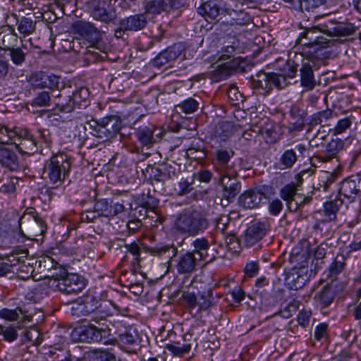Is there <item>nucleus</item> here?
<instances>
[{"label": "nucleus", "instance_id": "45", "mask_svg": "<svg viewBox=\"0 0 361 361\" xmlns=\"http://www.w3.org/2000/svg\"><path fill=\"white\" fill-rule=\"evenodd\" d=\"M101 125L104 126L107 131V136L113 138L120 131L121 122L120 119L114 116L105 117L101 119Z\"/></svg>", "mask_w": 361, "mask_h": 361}, {"label": "nucleus", "instance_id": "11", "mask_svg": "<svg viewBox=\"0 0 361 361\" xmlns=\"http://www.w3.org/2000/svg\"><path fill=\"white\" fill-rule=\"evenodd\" d=\"M108 326L97 327L93 324L80 326L75 329L72 333L73 336H77L80 342L100 343L106 340L109 335Z\"/></svg>", "mask_w": 361, "mask_h": 361}, {"label": "nucleus", "instance_id": "56", "mask_svg": "<svg viewBox=\"0 0 361 361\" xmlns=\"http://www.w3.org/2000/svg\"><path fill=\"white\" fill-rule=\"evenodd\" d=\"M183 305L190 314L197 309L198 299L195 293L189 291H183L181 295Z\"/></svg>", "mask_w": 361, "mask_h": 361}, {"label": "nucleus", "instance_id": "18", "mask_svg": "<svg viewBox=\"0 0 361 361\" xmlns=\"http://www.w3.org/2000/svg\"><path fill=\"white\" fill-rule=\"evenodd\" d=\"M185 46L183 42L174 43L161 51L152 60L151 64L154 67L161 68L168 63L176 61L185 51Z\"/></svg>", "mask_w": 361, "mask_h": 361}, {"label": "nucleus", "instance_id": "4", "mask_svg": "<svg viewBox=\"0 0 361 361\" xmlns=\"http://www.w3.org/2000/svg\"><path fill=\"white\" fill-rule=\"evenodd\" d=\"M71 162V157L63 152L53 154L44 165V173L48 179L47 183L51 186L47 188V192L51 189L59 188L69 176Z\"/></svg>", "mask_w": 361, "mask_h": 361}, {"label": "nucleus", "instance_id": "58", "mask_svg": "<svg viewBox=\"0 0 361 361\" xmlns=\"http://www.w3.org/2000/svg\"><path fill=\"white\" fill-rule=\"evenodd\" d=\"M51 101V97L50 93L48 91L43 90L36 94L30 104L32 106H47L50 104Z\"/></svg>", "mask_w": 361, "mask_h": 361}, {"label": "nucleus", "instance_id": "29", "mask_svg": "<svg viewBox=\"0 0 361 361\" xmlns=\"http://www.w3.org/2000/svg\"><path fill=\"white\" fill-rule=\"evenodd\" d=\"M197 259L194 252L187 251L178 256L176 269L180 274H190L196 269Z\"/></svg>", "mask_w": 361, "mask_h": 361}, {"label": "nucleus", "instance_id": "36", "mask_svg": "<svg viewBox=\"0 0 361 361\" xmlns=\"http://www.w3.org/2000/svg\"><path fill=\"white\" fill-rule=\"evenodd\" d=\"M18 37L11 26L0 27V49L8 51L17 45Z\"/></svg>", "mask_w": 361, "mask_h": 361}, {"label": "nucleus", "instance_id": "59", "mask_svg": "<svg viewBox=\"0 0 361 361\" xmlns=\"http://www.w3.org/2000/svg\"><path fill=\"white\" fill-rule=\"evenodd\" d=\"M333 116L332 110L326 109V110L317 112L311 116L310 124L317 126L327 121Z\"/></svg>", "mask_w": 361, "mask_h": 361}, {"label": "nucleus", "instance_id": "27", "mask_svg": "<svg viewBox=\"0 0 361 361\" xmlns=\"http://www.w3.org/2000/svg\"><path fill=\"white\" fill-rule=\"evenodd\" d=\"M71 86L59 88V95L53 94V103L54 104V111L61 113L70 114L73 111V104L71 103V98H68L69 93H71Z\"/></svg>", "mask_w": 361, "mask_h": 361}, {"label": "nucleus", "instance_id": "53", "mask_svg": "<svg viewBox=\"0 0 361 361\" xmlns=\"http://www.w3.org/2000/svg\"><path fill=\"white\" fill-rule=\"evenodd\" d=\"M199 103L194 98L189 97L175 106L177 112L185 114H192L198 109Z\"/></svg>", "mask_w": 361, "mask_h": 361}, {"label": "nucleus", "instance_id": "13", "mask_svg": "<svg viewBox=\"0 0 361 361\" xmlns=\"http://www.w3.org/2000/svg\"><path fill=\"white\" fill-rule=\"evenodd\" d=\"M111 0H99L90 5V16L95 20L109 25L114 23L117 14L116 9L110 6Z\"/></svg>", "mask_w": 361, "mask_h": 361}, {"label": "nucleus", "instance_id": "64", "mask_svg": "<svg viewBox=\"0 0 361 361\" xmlns=\"http://www.w3.org/2000/svg\"><path fill=\"white\" fill-rule=\"evenodd\" d=\"M166 348L172 353L173 355L180 357L190 350L191 345L186 343L181 346H178L174 344H167Z\"/></svg>", "mask_w": 361, "mask_h": 361}, {"label": "nucleus", "instance_id": "40", "mask_svg": "<svg viewBox=\"0 0 361 361\" xmlns=\"http://www.w3.org/2000/svg\"><path fill=\"white\" fill-rule=\"evenodd\" d=\"M343 202V199L341 197H336L334 200L326 202L323 205L324 221H334L336 219L337 212Z\"/></svg>", "mask_w": 361, "mask_h": 361}, {"label": "nucleus", "instance_id": "47", "mask_svg": "<svg viewBox=\"0 0 361 361\" xmlns=\"http://www.w3.org/2000/svg\"><path fill=\"white\" fill-rule=\"evenodd\" d=\"M192 245L194 250L193 251H190V252H194V255L197 254L200 259H205L207 257L210 245L206 238L202 237L196 238L192 241Z\"/></svg>", "mask_w": 361, "mask_h": 361}, {"label": "nucleus", "instance_id": "24", "mask_svg": "<svg viewBox=\"0 0 361 361\" xmlns=\"http://www.w3.org/2000/svg\"><path fill=\"white\" fill-rule=\"evenodd\" d=\"M94 209L97 216L110 218L123 212L124 206L119 202H109L107 199H101L96 202Z\"/></svg>", "mask_w": 361, "mask_h": 361}, {"label": "nucleus", "instance_id": "61", "mask_svg": "<svg viewBox=\"0 0 361 361\" xmlns=\"http://www.w3.org/2000/svg\"><path fill=\"white\" fill-rule=\"evenodd\" d=\"M227 96L233 106H238L240 103H243L244 101L243 94L236 86H230L228 88Z\"/></svg>", "mask_w": 361, "mask_h": 361}, {"label": "nucleus", "instance_id": "6", "mask_svg": "<svg viewBox=\"0 0 361 361\" xmlns=\"http://www.w3.org/2000/svg\"><path fill=\"white\" fill-rule=\"evenodd\" d=\"M17 235L22 238H33L44 235L47 225L33 207L27 208L18 220Z\"/></svg>", "mask_w": 361, "mask_h": 361}, {"label": "nucleus", "instance_id": "12", "mask_svg": "<svg viewBox=\"0 0 361 361\" xmlns=\"http://www.w3.org/2000/svg\"><path fill=\"white\" fill-rule=\"evenodd\" d=\"M197 11L209 23L218 22L219 16L225 13L231 16L230 8L226 7L222 0H208L202 4Z\"/></svg>", "mask_w": 361, "mask_h": 361}, {"label": "nucleus", "instance_id": "49", "mask_svg": "<svg viewBox=\"0 0 361 361\" xmlns=\"http://www.w3.org/2000/svg\"><path fill=\"white\" fill-rule=\"evenodd\" d=\"M18 30L24 37L31 35L36 30V22L30 17H22L17 21Z\"/></svg>", "mask_w": 361, "mask_h": 361}, {"label": "nucleus", "instance_id": "37", "mask_svg": "<svg viewBox=\"0 0 361 361\" xmlns=\"http://www.w3.org/2000/svg\"><path fill=\"white\" fill-rule=\"evenodd\" d=\"M143 9L145 16L153 21L156 16L166 12V4L165 0H146L143 3Z\"/></svg>", "mask_w": 361, "mask_h": 361}, {"label": "nucleus", "instance_id": "14", "mask_svg": "<svg viewBox=\"0 0 361 361\" xmlns=\"http://www.w3.org/2000/svg\"><path fill=\"white\" fill-rule=\"evenodd\" d=\"M217 183L222 187V196L228 201H231L240 192L241 189L240 182L238 180V170L235 174L224 173L218 174Z\"/></svg>", "mask_w": 361, "mask_h": 361}, {"label": "nucleus", "instance_id": "42", "mask_svg": "<svg viewBox=\"0 0 361 361\" xmlns=\"http://www.w3.org/2000/svg\"><path fill=\"white\" fill-rule=\"evenodd\" d=\"M216 302L213 295V289L209 288L206 290L201 292L200 298L198 300L197 309L196 310L195 314L202 312L207 311L212 307L214 306Z\"/></svg>", "mask_w": 361, "mask_h": 361}, {"label": "nucleus", "instance_id": "1", "mask_svg": "<svg viewBox=\"0 0 361 361\" xmlns=\"http://www.w3.org/2000/svg\"><path fill=\"white\" fill-rule=\"evenodd\" d=\"M356 27L349 23L337 22L328 20L315 26L305 27L296 40L297 44L302 46L301 52L307 58L313 60L324 56V49L333 44L331 39L324 37H348L352 35Z\"/></svg>", "mask_w": 361, "mask_h": 361}, {"label": "nucleus", "instance_id": "51", "mask_svg": "<svg viewBox=\"0 0 361 361\" xmlns=\"http://www.w3.org/2000/svg\"><path fill=\"white\" fill-rule=\"evenodd\" d=\"M168 99H169L168 94H157L156 92L152 91L146 94L144 101L146 102V106L150 109H154L157 106L160 104L159 103H166Z\"/></svg>", "mask_w": 361, "mask_h": 361}, {"label": "nucleus", "instance_id": "2", "mask_svg": "<svg viewBox=\"0 0 361 361\" xmlns=\"http://www.w3.org/2000/svg\"><path fill=\"white\" fill-rule=\"evenodd\" d=\"M124 247L126 251L131 254L133 257V267L134 269L140 267V262L142 261L141 252H145L149 253L151 256L165 259L170 264L172 259L178 254V248L173 244L159 243L155 246L149 247L140 240L137 239L130 243H125Z\"/></svg>", "mask_w": 361, "mask_h": 361}, {"label": "nucleus", "instance_id": "63", "mask_svg": "<svg viewBox=\"0 0 361 361\" xmlns=\"http://www.w3.org/2000/svg\"><path fill=\"white\" fill-rule=\"evenodd\" d=\"M20 314L25 316V312L19 307L15 310L4 308L0 310V317L11 321L17 320Z\"/></svg>", "mask_w": 361, "mask_h": 361}, {"label": "nucleus", "instance_id": "52", "mask_svg": "<svg viewBox=\"0 0 361 361\" xmlns=\"http://www.w3.org/2000/svg\"><path fill=\"white\" fill-rule=\"evenodd\" d=\"M0 190L4 192L11 193L16 191V186L18 183V178L11 176L9 174L3 172L1 176Z\"/></svg>", "mask_w": 361, "mask_h": 361}, {"label": "nucleus", "instance_id": "32", "mask_svg": "<svg viewBox=\"0 0 361 361\" xmlns=\"http://www.w3.org/2000/svg\"><path fill=\"white\" fill-rule=\"evenodd\" d=\"M296 150L303 155L307 148L303 144H298L295 146V149H286L279 158V164L281 166V169H288L293 167L298 160Z\"/></svg>", "mask_w": 361, "mask_h": 361}, {"label": "nucleus", "instance_id": "57", "mask_svg": "<svg viewBox=\"0 0 361 361\" xmlns=\"http://www.w3.org/2000/svg\"><path fill=\"white\" fill-rule=\"evenodd\" d=\"M234 68L235 67L231 64L230 61L219 64L215 71L213 78L216 80L226 79L232 73Z\"/></svg>", "mask_w": 361, "mask_h": 361}, {"label": "nucleus", "instance_id": "23", "mask_svg": "<svg viewBox=\"0 0 361 361\" xmlns=\"http://www.w3.org/2000/svg\"><path fill=\"white\" fill-rule=\"evenodd\" d=\"M15 134L20 139V142L17 144L20 153L33 154L37 151V142L33 135L27 130L16 128Z\"/></svg>", "mask_w": 361, "mask_h": 361}, {"label": "nucleus", "instance_id": "19", "mask_svg": "<svg viewBox=\"0 0 361 361\" xmlns=\"http://www.w3.org/2000/svg\"><path fill=\"white\" fill-rule=\"evenodd\" d=\"M289 115L292 121H289L286 127L288 132L295 134L305 128L307 111L301 104H293L289 109Z\"/></svg>", "mask_w": 361, "mask_h": 361}, {"label": "nucleus", "instance_id": "44", "mask_svg": "<svg viewBox=\"0 0 361 361\" xmlns=\"http://www.w3.org/2000/svg\"><path fill=\"white\" fill-rule=\"evenodd\" d=\"M334 0H299L298 11L302 13L315 12L321 6H326Z\"/></svg>", "mask_w": 361, "mask_h": 361}, {"label": "nucleus", "instance_id": "38", "mask_svg": "<svg viewBox=\"0 0 361 361\" xmlns=\"http://www.w3.org/2000/svg\"><path fill=\"white\" fill-rule=\"evenodd\" d=\"M89 96L88 89L84 87H80L76 88L74 91H71L68 98H71V103L73 104V110L75 107H87L89 105Z\"/></svg>", "mask_w": 361, "mask_h": 361}, {"label": "nucleus", "instance_id": "25", "mask_svg": "<svg viewBox=\"0 0 361 361\" xmlns=\"http://www.w3.org/2000/svg\"><path fill=\"white\" fill-rule=\"evenodd\" d=\"M118 344L121 348L127 352H131L140 345V339L137 329L129 326L126 331L120 334L118 338Z\"/></svg>", "mask_w": 361, "mask_h": 361}, {"label": "nucleus", "instance_id": "17", "mask_svg": "<svg viewBox=\"0 0 361 361\" xmlns=\"http://www.w3.org/2000/svg\"><path fill=\"white\" fill-rule=\"evenodd\" d=\"M185 46L183 42L174 43L161 51L152 60L151 64L154 67L161 68L168 63L176 61L185 51Z\"/></svg>", "mask_w": 361, "mask_h": 361}, {"label": "nucleus", "instance_id": "41", "mask_svg": "<svg viewBox=\"0 0 361 361\" xmlns=\"http://www.w3.org/2000/svg\"><path fill=\"white\" fill-rule=\"evenodd\" d=\"M239 41L235 37H228V41L225 46L222 48L219 61H225L230 59L235 54L240 53V47H239Z\"/></svg>", "mask_w": 361, "mask_h": 361}, {"label": "nucleus", "instance_id": "60", "mask_svg": "<svg viewBox=\"0 0 361 361\" xmlns=\"http://www.w3.org/2000/svg\"><path fill=\"white\" fill-rule=\"evenodd\" d=\"M259 133L265 139L266 142L269 143H276L279 139L278 133L272 125H271L270 127L266 126L261 128Z\"/></svg>", "mask_w": 361, "mask_h": 361}, {"label": "nucleus", "instance_id": "8", "mask_svg": "<svg viewBox=\"0 0 361 361\" xmlns=\"http://www.w3.org/2000/svg\"><path fill=\"white\" fill-rule=\"evenodd\" d=\"M274 195L275 189L273 186L259 185L242 193L238 197V204L245 209L257 208L262 203L263 198L267 200Z\"/></svg>", "mask_w": 361, "mask_h": 361}, {"label": "nucleus", "instance_id": "54", "mask_svg": "<svg viewBox=\"0 0 361 361\" xmlns=\"http://www.w3.org/2000/svg\"><path fill=\"white\" fill-rule=\"evenodd\" d=\"M298 190L294 183H290L285 185L279 190V196L283 200H284L286 202V205L288 207L290 204V202L293 201Z\"/></svg>", "mask_w": 361, "mask_h": 361}, {"label": "nucleus", "instance_id": "20", "mask_svg": "<svg viewBox=\"0 0 361 361\" xmlns=\"http://www.w3.org/2000/svg\"><path fill=\"white\" fill-rule=\"evenodd\" d=\"M73 28L76 33L92 45L98 44L102 37V32L91 22L79 20L75 23Z\"/></svg>", "mask_w": 361, "mask_h": 361}, {"label": "nucleus", "instance_id": "28", "mask_svg": "<svg viewBox=\"0 0 361 361\" xmlns=\"http://www.w3.org/2000/svg\"><path fill=\"white\" fill-rule=\"evenodd\" d=\"M300 85L304 91H311L316 85L317 82L314 78L312 66L309 61H302L301 67L299 69Z\"/></svg>", "mask_w": 361, "mask_h": 361}, {"label": "nucleus", "instance_id": "46", "mask_svg": "<svg viewBox=\"0 0 361 361\" xmlns=\"http://www.w3.org/2000/svg\"><path fill=\"white\" fill-rule=\"evenodd\" d=\"M345 266V259L343 255L337 256L328 269L327 277L331 281H336L338 276L342 273Z\"/></svg>", "mask_w": 361, "mask_h": 361}, {"label": "nucleus", "instance_id": "10", "mask_svg": "<svg viewBox=\"0 0 361 361\" xmlns=\"http://www.w3.org/2000/svg\"><path fill=\"white\" fill-rule=\"evenodd\" d=\"M59 290L65 294H77L85 286L82 278L76 274H69L64 268H59V272L56 274Z\"/></svg>", "mask_w": 361, "mask_h": 361}, {"label": "nucleus", "instance_id": "3", "mask_svg": "<svg viewBox=\"0 0 361 361\" xmlns=\"http://www.w3.org/2000/svg\"><path fill=\"white\" fill-rule=\"evenodd\" d=\"M209 226L205 214L197 209L183 210L177 215L173 227L176 232L187 236L203 233Z\"/></svg>", "mask_w": 361, "mask_h": 361}, {"label": "nucleus", "instance_id": "50", "mask_svg": "<svg viewBox=\"0 0 361 361\" xmlns=\"http://www.w3.org/2000/svg\"><path fill=\"white\" fill-rule=\"evenodd\" d=\"M148 200L143 203V208L145 210V216L147 218L151 219L154 223L159 221L160 216L157 212V207L159 200L156 198L151 197H148Z\"/></svg>", "mask_w": 361, "mask_h": 361}, {"label": "nucleus", "instance_id": "48", "mask_svg": "<svg viewBox=\"0 0 361 361\" xmlns=\"http://www.w3.org/2000/svg\"><path fill=\"white\" fill-rule=\"evenodd\" d=\"M234 126L232 122L222 121L218 123L214 129V135L221 140L225 141L233 131Z\"/></svg>", "mask_w": 361, "mask_h": 361}, {"label": "nucleus", "instance_id": "33", "mask_svg": "<svg viewBox=\"0 0 361 361\" xmlns=\"http://www.w3.org/2000/svg\"><path fill=\"white\" fill-rule=\"evenodd\" d=\"M344 142L341 139H332L326 145L325 153L317 156L322 162H329L336 159L338 161V154L343 149Z\"/></svg>", "mask_w": 361, "mask_h": 361}, {"label": "nucleus", "instance_id": "30", "mask_svg": "<svg viewBox=\"0 0 361 361\" xmlns=\"http://www.w3.org/2000/svg\"><path fill=\"white\" fill-rule=\"evenodd\" d=\"M125 27L130 32H137L145 29L148 18L143 13H135L121 19Z\"/></svg>", "mask_w": 361, "mask_h": 361}, {"label": "nucleus", "instance_id": "21", "mask_svg": "<svg viewBox=\"0 0 361 361\" xmlns=\"http://www.w3.org/2000/svg\"><path fill=\"white\" fill-rule=\"evenodd\" d=\"M336 295V286L332 283H326L316 292L314 300L319 310L326 313V310L329 309L334 304Z\"/></svg>", "mask_w": 361, "mask_h": 361}, {"label": "nucleus", "instance_id": "26", "mask_svg": "<svg viewBox=\"0 0 361 361\" xmlns=\"http://www.w3.org/2000/svg\"><path fill=\"white\" fill-rule=\"evenodd\" d=\"M147 171L151 179L162 183L177 177L179 173L175 166L170 164H164L161 167L151 166Z\"/></svg>", "mask_w": 361, "mask_h": 361}, {"label": "nucleus", "instance_id": "39", "mask_svg": "<svg viewBox=\"0 0 361 361\" xmlns=\"http://www.w3.org/2000/svg\"><path fill=\"white\" fill-rule=\"evenodd\" d=\"M305 56L302 52L299 54L295 53V59H291L289 58L283 67L281 69V73H279L280 75H283L284 78H294L298 72V68L299 66V61L302 63V56Z\"/></svg>", "mask_w": 361, "mask_h": 361}, {"label": "nucleus", "instance_id": "22", "mask_svg": "<svg viewBox=\"0 0 361 361\" xmlns=\"http://www.w3.org/2000/svg\"><path fill=\"white\" fill-rule=\"evenodd\" d=\"M267 232V225L264 222H255L245 231L244 244L246 247H252L259 242Z\"/></svg>", "mask_w": 361, "mask_h": 361}, {"label": "nucleus", "instance_id": "62", "mask_svg": "<svg viewBox=\"0 0 361 361\" xmlns=\"http://www.w3.org/2000/svg\"><path fill=\"white\" fill-rule=\"evenodd\" d=\"M230 10L231 14L233 13V14L235 16V17H232V20L235 24L239 25H245L249 24L252 21L251 16L244 11L240 10L237 11L231 8H230Z\"/></svg>", "mask_w": 361, "mask_h": 361}, {"label": "nucleus", "instance_id": "16", "mask_svg": "<svg viewBox=\"0 0 361 361\" xmlns=\"http://www.w3.org/2000/svg\"><path fill=\"white\" fill-rule=\"evenodd\" d=\"M233 150H226L219 149L215 151V158L213 161L214 169L218 173H228L230 175L235 174L237 169L234 162H231V159L233 157Z\"/></svg>", "mask_w": 361, "mask_h": 361}, {"label": "nucleus", "instance_id": "9", "mask_svg": "<svg viewBox=\"0 0 361 361\" xmlns=\"http://www.w3.org/2000/svg\"><path fill=\"white\" fill-rule=\"evenodd\" d=\"M252 78V85L255 89L261 90L263 94H269L273 87L281 90L286 87L290 82L276 73H264L263 71L257 73L255 78Z\"/></svg>", "mask_w": 361, "mask_h": 361}, {"label": "nucleus", "instance_id": "35", "mask_svg": "<svg viewBox=\"0 0 361 361\" xmlns=\"http://www.w3.org/2000/svg\"><path fill=\"white\" fill-rule=\"evenodd\" d=\"M0 164L11 171L19 168L18 156L15 151L6 147H0Z\"/></svg>", "mask_w": 361, "mask_h": 361}, {"label": "nucleus", "instance_id": "34", "mask_svg": "<svg viewBox=\"0 0 361 361\" xmlns=\"http://www.w3.org/2000/svg\"><path fill=\"white\" fill-rule=\"evenodd\" d=\"M360 193V190L356 180L345 179L341 183L338 197L343 200L345 198L349 202H352Z\"/></svg>", "mask_w": 361, "mask_h": 361}, {"label": "nucleus", "instance_id": "55", "mask_svg": "<svg viewBox=\"0 0 361 361\" xmlns=\"http://www.w3.org/2000/svg\"><path fill=\"white\" fill-rule=\"evenodd\" d=\"M89 128L92 130L91 134L102 140V142L111 139L110 136H107L108 130H106L104 126L101 125V120L99 121H92L89 123Z\"/></svg>", "mask_w": 361, "mask_h": 361}, {"label": "nucleus", "instance_id": "7", "mask_svg": "<svg viewBox=\"0 0 361 361\" xmlns=\"http://www.w3.org/2000/svg\"><path fill=\"white\" fill-rule=\"evenodd\" d=\"M295 250L290 254V262L293 267L288 271H284L285 283L292 290H298L302 288L309 281V275L307 267L304 263L305 262H298V258L303 257V255H300L298 252L295 253Z\"/></svg>", "mask_w": 361, "mask_h": 361}, {"label": "nucleus", "instance_id": "43", "mask_svg": "<svg viewBox=\"0 0 361 361\" xmlns=\"http://www.w3.org/2000/svg\"><path fill=\"white\" fill-rule=\"evenodd\" d=\"M8 56L11 62L16 66H22L26 60L28 54L27 47L22 44L21 47L16 45L8 50Z\"/></svg>", "mask_w": 361, "mask_h": 361}, {"label": "nucleus", "instance_id": "31", "mask_svg": "<svg viewBox=\"0 0 361 361\" xmlns=\"http://www.w3.org/2000/svg\"><path fill=\"white\" fill-rule=\"evenodd\" d=\"M135 135L143 147H151L156 142L154 137L155 127L153 124L148 123L138 127H135Z\"/></svg>", "mask_w": 361, "mask_h": 361}, {"label": "nucleus", "instance_id": "15", "mask_svg": "<svg viewBox=\"0 0 361 361\" xmlns=\"http://www.w3.org/2000/svg\"><path fill=\"white\" fill-rule=\"evenodd\" d=\"M28 82L34 89L56 90L60 84V77L45 71H36L30 75Z\"/></svg>", "mask_w": 361, "mask_h": 361}, {"label": "nucleus", "instance_id": "5", "mask_svg": "<svg viewBox=\"0 0 361 361\" xmlns=\"http://www.w3.org/2000/svg\"><path fill=\"white\" fill-rule=\"evenodd\" d=\"M111 306V302L87 294L74 309L78 311V314L85 317L87 320L99 324L113 314Z\"/></svg>", "mask_w": 361, "mask_h": 361}]
</instances>
